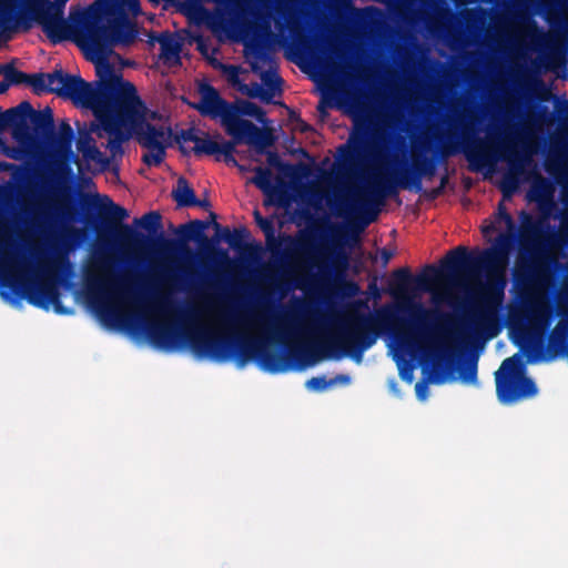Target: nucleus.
<instances>
[{
	"label": "nucleus",
	"instance_id": "obj_3",
	"mask_svg": "<svg viewBox=\"0 0 568 568\" xmlns=\"http://www.w3.org/2000/svg\"><path fill=\"white\" fill-rule=\"evenodd\" d=\"M514 231L513 219L503 205H499L494 217L487 220L481 226L483 235L493 244L484 253V261L491 266L495 276L500 280L505 275Z\"/></svg>",
	"mask_w": 568,
	"mask_h": 568
},
{
	"label": "nucleus",
	"instance_id": "obj_20",
	"mask_svg": "<svg viewBox=\"0 0 568 568\" xmlns=\"http://www.w3.org/2000/svg\"><path fill=\"white\" fill-rule=\"evenodd\" d=\"M438 282H439L438 274H436L434 277H432L427 282V286H426V290L433 293V298L435 301L439 300V296H438L439 294H438V290H437Z\"/></svg>",
	"mask_w": 568,
	"mask_h": 568
},
{
	"label": "nucleus",
	"instance_id": "obj_2",
	"mask_svg": "<svg viewBox=\"0 0 568 568\" xmlns=\"http://www.w3.org/2000/svg\"><path fill=\"white\" fill-rule=\"evenodd\" d=\"M200 97L195 108L203 115L220 118L227 133L236 140H245L248 144L255 143L254 135L258 130L242 116L247 115L264 122L263 112L257 105L244 100L235 104H226L220 99L217 92L206 84L200 87Z\"/></svg>",
	"mask_w": 568,
	"mask_h": 568
},
{
	"label": "nucleus",
	"instance_id": "obj_11",
	"mask_svg": "<svg viewBox=\"0 0 568 568\" xmlns=\"http://www.w3.org/2000/svg\"><path fill=\"white\" fill-rule=\"evenodd\" d=\"M409 272L398 270L394 273V282L390 284L389 294L400 305H408L412 301L409 294Z\"/></svg>",
	"mask_w": 568,
	"mask_h": 568
},
{
	"label": "nucleus",
	"instance_id": "obj_23",
	"mask_svg": "<svg viewBox=\"0 0 568 568\" xmlns=\"http://www.w3.org/2000/svg\"><path fill=\"white\" fill-rule=\"evenodd\" d=\"M339 338L355 341L357 338V332L354 328L348 327L342 332Z\"/></svg>",
	"mask_w": 568,
	"mask_h": 568
},
{
	"label": "nucleus",
	"instance_id": "obj_5",
	"mask_svg": "<svg viewBox=\"0 0 568 568\" xmlns=\"http://www.w3.org/2000/svg\"><path fill=\"white\" fill-rule=\"evenodd\" d=\"M526 311L531 324L538 327L546 326L550 315L546 285H538L529 293L526 301Z\"/></svg>",
	"mask_w": 568,
	"mask_h": 568
},
{
	"label": "nucleus",
	"instance_id": "obj_22",
	"mask_svg": "<svg viewBox=\"0 0 568 568\" xmlns=\"http://www.w3.org/2000/svg\"><path fill=\"white\" fill-rule=\"evenodd\" d=\"M415 388H416L417 397L420 400H425L427 398V396H428V387H427V385L418 383V384H416Z\"/></svg>",
	"mask_w": 568,
	"mask_h": 568
},
{
	"label": "nucleus",
	"instance_id": "obj_13",
	"mask_svg": "<svg viewBox=\"0 0 568 568\" xmlns=\"http://www.w3.org/2000/svg\"><path fill=\"white\" fill-rule=\"evenodd\" d=\"M172 195L179 205H192L195 203V196L189 184L180 179Z\"/></svg>",
	"mask_w": 568,
	"mask_h": 568
},
{
	"label": "nucleus",
	"instance_id": "obj_14",
	"mask_svg": "<svg viewBox=\"0 0 568 568\" xmlns=\"http://www.w3.org/2000/svg\"><path fill=\"white\" fill-rule=\"evenodd\" d=\"M0 74L4 77V81L0 82V94L3 93L9 84L11 83H20L21 78L24 77L23 73L18 72L10 65H3L0 68Z\"/></svg>",
	"mask_w": 568,
	"mask_h": 568
},
{
	"label": "nucleus",
	"instance_id": "obj_21",
	"mask_svg": "<svg viewBox=\"0 0 568 568\" xmlns=\"http://www.w3.org/2000/svg\"><path fill=\"white\" fill-rule=\"evenodd\" d=\"M95 41L91 39H83L81 40V47L87 52L88 55H90V59H94V47Z\"/></svg>",
	"mask_w": 568,
	"mask_h": 568
},
{
	"label": "nucleus",
	"instance_id": "obj_1",
	"mask_svg": "<svg viewBox=\"0 0 568 568\" xmlns=\"http://www.w3.org/2000/svg\"><path fill=\"white\" fill-rule=\"evenodd\" d=\"M37 92L52 91L71 98L77 104L90 109L95 122L90 132L111 138V142L124 141L135 135L145 149L143 161L146 165H159L165 158V150L173 143L168 120L149 111L138 97L135 87L122 79L112 85L89 84L80 78L54 72L21 78Z\"/></svg>",
	"mask_w": 568,
	"mask_h": 568
},
{
	"label": "nucleus",
	"instance_id": "obj_18",
	"mask_svg": "<svg viewBox=\"0 0 568 568\" xmlns=\"http://www.w3.org/2000/svg\"><path fill=\"white\" fill-rule=\"evenodd\" d=\"M108 302L119 313H122L128 310L126 301L119 294H115V293L110 294L108 296Z\"/></svg>",
	"mask_w": 568,
	"mask_h": 568
},
{
	"label": "nucleus",
	"instance_id": "obj_9",
	"mask_svg": "<svg viewBox=\"0 0 568 568\" xmlns=\"http://www.w3.org/2000/svg\"><path fill=\"white\" fill-rule=\"evenodd\" d=\"M262 85L251 89L250 94L263 101H271L281 92V78L275 71H268L262 77Z\"/></svg>",
	"mask_w": 568,
	"mask_h": 568
},
{
	"label": "nucleus",
	"instance_id": "obj_12",
	"mask_svg": "<svg viewBox=\"0 0 568 568\" xmlns=\"http://www.w3.org/2000/svg\"><path fill=\"white\" fill-rule=\"evenodd\" d=\"M72 129L69 124L63 123L59 128V132L52 139L51 152L53 155L65 158L71 151Z\"/></svg>",
	"mask_w": 568,
	"mask_h": 568
},
{
	"label": "nucleus",
	"instance_id": "obj_7",
	"mask_svg": "<svg viewBox=\"0 0 568 568\" xmlns=\"http://www.w3.org/2000/svg\"><path fill=\"white\" fill-rule=\"evenodd\" d=\"M78 150L82 154L83 161L89 170L102 171L108 166V160L97 149L95 142L89 133L80 136Z\"/></svg>",
	"mask_w": 568,
	"mask_h": 568
},
{
	"label": "nucleus",
	"instance_id": "obj_8",
	"mask_svg": "<svg viewBox=\"0 0 568 568\" xmlns=\"http://www.w3.org/2000/svg\"><path fill=\"white\" fill-rule=\"evenodd\" d=\"M12 136L23 148V150L8 148L0 140V152L1 153L6 154L7 156L14 159V160H22V158H23L22 154L24 152L30 153L33 151V148H34L33 139L22 124L16 125V128L13 129V132H12Z\"/></svg>",
	"mask_w": 568,
	"mask_h": 568
},
{
	"label": "nucleus",
	"instance_id": "obj_10",
	"mask_svg": "<svg viewBox=\"0 0 568 568\" xmlns=\"http://www.w3.org/2000/svg\"><path fill=\"white\" fill-rule=\"evenodd\" d=\"M161 44L160 59L169 68L176 67L180 64V40L171 34H162L158 39Z\"/></svg>",
	"mask_w": 568,
	"mask_h": 568
},
{
	"label": "nucleus",
	"instance_id": "obj_6",
	"mask_svg": "<svg viewBox=\"0 0 568 568\" xmlns=\"http://www.w3.org/2000/svg\"><path fill=\"white\" fill-rule=\"evenodd\" d=\"M224 318L214 310H206L202 313L196 334L207 344L214 342L223 334Z\"/></svg>",
	"mask_w": 568,
	"mask_h": 568
},
{
	"label": "nucleus",
	"instance_id": "obj_4",
	"mask_svg": "<svg viewBox=\"0 0 568 568\" xmlns=\"http://www.w3.org/2000/svg\"><path fill=\"white\" fill-rule=\"evenodd\" d=\"M498 397L503 403L534 396L537 387L532 379L525 375L520 356L506 358L496 376Z\"/></svg>",
	"mask_w": 568,
	"mask_h": 568
},
{
	"label": "nucleus",
	"instance_id": "obj_26",
	"mask_svg": "<svg viewBox=\"0 0 568 568\" xmlns=\"http://www.w3.org/2000/svg\"><path fill=\"white\" fill-rule=\"evenodd\" d=\"M130 4L132 6V8H133V9H135V7H136V0H131V1H130Z\"/></svg>",
	"mask_w": 568,
	"mask_h": 568
},
{
	"label": "nucleus",
	"instance_id": "obj_16",
	"mask_svg": "<svg viewBox=\"0 0 568 568\" xmlns=\"http://www.w3.org/2000/svg\"><path fill=\"white\" fill-rule=\"evenodd\" d=\"M271 172L268 170L258 168L255 171L253 182L263 191H267L271 185Z\"/></svg>",
	"mask_w": 568,
	"mask_h": 568
},
{
	"label": "nucleus",
	"instance_id": "obj_17",
	"mask_svg": "<svg viewBox=\"0 0 568 568\" xmlns=\"http://www.w3.org/2000/svg\"><path fill=\"white\" fill-rule=\"evenodd\" d=\"M136 223L139 226H141L145 230H152V229L159 226L160 215L158 213L151 212L149 214H145Z\"/></svg>",
	"mask_w": 568,
	"mask_h": 568
},
{
	"label": "nucleus",
	"instance_id": "obj_24",
	"mask_svg": "<svg viewBox=\"0 0 568 568\" xmlns=\"http://www.w3.org/2000/svg\"><path fill=\"white\" fill-rule=\"evenodd\" d=\"M307 386L313 390H320L324 387V381L320 378H313L307 383Z\"/></svg>",
	"mask_w": 568,
	"mask_h": 568
},
{
	"label": "nucleus",
	"instance_id": "obj_19",
	"mask_svg": "<svg viewBox=\"0 0 568 568\" xmlns=\"http://www.w3.org/2000/svg\"><path fill=\"white\" fill-rule=\"evenodd\" d=\"M194 149L199 153L212 154V153L216 152L217 144L215 142H212L209 140H199V141H196Z\"/></svg>",
	"mask_w": 568,
	"mask_h": 568
},
{
	"label": "nucleus",
	"instance_id": "obj_25",
	"mask_svg": "<svg viewBox=\"0 0 568 568\" xmlns=\"http://www.w3.org/2000/svg\"><path fill=\"white\" fill-rule=\"evenodd\" d=\"M134 36H135V32H134V30L131 29L129 38L121 40V41L126 43V42L131 41L134 38Z\"/></svg>",
	"mask_w": 568,
	"mask_h": 568
},
{
	"label": "nucleus",
	"instance_id": "obj_15",
	"mask_svg": "<svg viewBox=\"0 0 568 568\" xmlns=\"http://www.w3.org/2000/svg\"><path fill=\"white\" fill-rule=\"evenodd\" d=\"M62 12L60 9L55 10V13L51 17H41V23L43 26V29L47 33L51 34L62 26L61 20Z\"/></svg>",
	"mask_w": 568,
	"mask_h": 568
}]
</instances>
